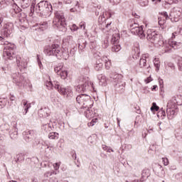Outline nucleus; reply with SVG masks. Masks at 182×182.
I'll list each match as a JSON object with an SVG mask.
<instances>
[{
  "mask_svg": "<svg viewBox=\"0 0 182 182\" xmlns=\"http://www.w3.org/2000/svg\"><path fill=\"white\" fill-rule=\"evenodd\" d=\"M35 4V1L32 2L31 6V12L33 14V12L36 11L39 16H41V18H46V16H49V14L52 12V5L50 3L42 1L36 6Z\"/></svg>",
  "mask_w": 182,
  "mask_h": 182,
  "instance_id": "nucleus-1",
  "label": "nucleus"
},
{
  "mask_svg": "<svg viewBox=\"0 0 182 182\" xmlns=\"http://www.w3.org/2000/svg\"><path fill=\"white\" fill-rule=\"evenodd\" d=\"M46 86L49 90L51 89H56L58 93L62 95V96H64V97H72V96H73V90L72 89V87H60L58 82L53 81L52 82L50 80V77H48V80L46 82Z\"/></svg>",
  "mask_w": 182,
  "mask_h": 182,
  "instance_id": "nucleus-2",
  "label": "nucleus"
},
{
  "mask_svg": "<svg viewBox=\"0 0 182 182\" xmlns=\"http://www.w3.org/2000/svg\"><path fill=\"white\" fill-rule=\"evenodd\" d=\"M53 26L54 29H59L61 32H66V18H65L63 13L60 11L55 13Z\"/></svg>",
  "mask_w": 182,
  "mask_h": 182,
  "instance_id": "nucleus-3",
  "label": "nucleus"
},
{
  "mask_svg": "<svg viewBox=\"0 0 182 182\" xmlns=\"http://www.w3.org/2000/svg\"><path fill=\"white\" fill-rule=\"evenodd\" d=\"M1 42L0 45L4 46V50L3 53V56L5 59H9V60H14L15 58V44L10 43L9 41H4L2 37H0Z\"/></svg>",
  "mask_w": 182,
  "mask_h": 182,
  "instance_id": "nucleus-4",
  "label": "nucleus"
},
{
  "mask_svg": "<svg viewBox=\"0 0 182 182\" xmlns=\"http://www.w3.org/2000/svg\"><path fill=\"white\" fill-rule=\"evenodd\" d=\"M154 44L156 48H163L165 53L170 52V50H171V48L173 49H178V48L181 46V43L180 42L169 40L168 43H165L163 40L160 39V38Z\"/></svg>",
  "mask_w": 182,
  "mask_h": 182,
  "instance_id": "nucleus-5",
  "label": "nucleus"
},
{
  "mask_svg": "<svg viewBox=\"0 0 182 182\" xmlns=\"http://www.w3.org/2000/svg\"><path fill=\"white\" fill-rule=\"evenodd\" d=\"M76 102L78 105H80L83 109L87 107H92L93 106V100L90 95L86 94H81L76 97Z\"/></svg>",
  "mask_w": 182,
  "mask_h": 182,
  "instance_id": "nucleus-6",
  "label": "nucleus"
},
{
  "mask_svg": "<svg viewBox=\"0 0 182 182\" xmlns=\"http://www.w3.org/2000/svg\"><path fill=\"white\" fill-rule=\"evenodd\" d=\"M113 79L115 80V87L119 92L124 90L126 86V82L123 81V76L119 74H115L113 77Z\"/></svg>",
  "mask_w": 182,
  "mask_h": 182,
  "instance_id": "nucleus-7",
  "label": "nucleus"
},
{
  "mask_svg": "<svg viewBox=\"0 0 182 182\" xmlns=\"http://www.w3.org/2000/svg\"><path fill=\"white\" fill-rule=\"evenodd\" d=\"M58 52H59V45L58 44L47 46L44 49V53H46L47 56H56Z\"/></svg>",
  "mask_w": 182,
  "mask_h": 182,
  "instance_id": "nucleus-8",
  "label": "nucleus"
},
{
  "mask_svg": "<svg viewBox=\"0 0 182 182\" xmlns=\"http://www.w3.org/2000/svg\"><path fill=\"white\" fill-rule=\"evenodd\" d=\"M131 33L137 35L141 39L146 38V34H144V31H143V26H139V24H134L132 26Z\"/></svg>",
  "mask_w": 182,
  "mask_h": 182,
  "instance_id": "nucleus-9",
  "label": "nucleus"
},
{
  "mask_svg": "<svg viewBox=\"0 0 182 182\" xmlns=\"http://www.w3.org/2000/svg\"><path fill=\"white\" fill-rule=\"evenodd\" d=\"M12 32H14V24L12 23L4 24L1 30V35L6 38H9Z\"/></svg>",
  "mask_w": 182,
  "mask_h": 182,
  "instance_id": "nucleus-10",
  "label": "nucleus"
},
{
  "mask_svg": "<svg viewBox=\"0 0 182 182\" xmlns=\"http://www.w3.org/2000/svg\"><path fill=\"white\" fill-rule=\"evenodd\" d=\"M160 36L157 34V33L153 30H148L146 31V39L149 41L151 43H154L159 41Z\"/></svg>",
  "mask_w": 182,
  "mask_h": 182,
  "instance_id": "nucleus-11",
  "label": "nucleus"
},
{
  "mask_svg": "<svg viewBox=\"0 0 182 182\" xmlns=\"http://www.w3.org/2000/svg\"><path fill=\"white\" fill-rule=\"evenodd\" d=\"M13 80L16 83V85H17V86L25 85V77L19 74V73L13 75Z\"/></svg>",
  "mask_w": 182,
  "mask_h": 182,
  "instance_id": "nucleus-12",
  "label": "nucleus"
},
{
  "mask_svg": "<svg viewBox=\"0 0 182 182\" xmlns=\"http://www.w3.org/2000/svg\"><path fill=\"white\" fill-rule=\"evenodd\" d=\"M56 58H58V59H65V60H67V59H69V50L68 48H63V50H60V47H59Z\"/></svg>",
  "mask_w": 182,
  "mask_h": 182,
  "instance_id": "nucleus-13",
  "label": "nucleus"
},
{
  "mask_svg": "<svg viewBox=\"0 0 182 182\" xmlns=\"http://www.w3.org/2000/svg\"><path fill=\"white\" fill-rule=\"evenodd\" d=\"M16 64L18 69H20L21 70H22V69H26V68H28V60L17 56Z\"/></svg>",
  "mask_w": 182,
  "mask_h": 182,
  "instance_id": "nucleus-14",
  "label": "nucleus"
},
{
  "mask_svg": "<svg viewBox=\"0 0 182 182\" xmlns=\"http://www.w3.org/2000/svg\"><path fill=\"white\" fill-rule=\"evenodd\" d=\"M84 114L87 119H93L96 116V112L93 111L92 107H87L84 111Z\"/></svg>",
  "mask_w": 182,
  "mask_h": 182,
  "instance_id": "nucleus-15",
  "label": "nucleus"
},
{
  "mask_svg": "<svg viewBox=\"0 0 182 182\" xmlns=\"http://www.w3.org/2000/svg\"><path fill=\"white\" fill-rule=\"evenodd\" d=\"M177 103H181V100H177L176 97H173L168 100L166 107L177 109Z\"/></svg>",
  "mask_w": 182,
  "mask_h": 182,
  "instance_id": "nucleus-16",
  "label": "nucleus"
},
{
  "mask_svg": "<svg viewBox=\"0 0 182 182\" xmlns=\"http://www.w3.org/2000/svg\"><path fill=\"white\" fill-rule=\"evenodd\" d=\"M149 177H150V170L149 169H145L142 171V175L141 178L136 179V180H134L132 182H143V181H146V180H147V178H149Z\"/></svg>",
  "mask_w": 182,
  "mask_h": 182,
  "instance_id": "nucleus-17",
  "label": "nucleus"
},
{
  "mask_svg": "<svg viewBox=\"0 0 182 182\" xmlns=\"http://www.w3.org/2000/svg\"><path fill=\"white\" fill-rule=\"evenodd\" d=\"M176 113H177V108H168V107L166 108V114L169 120H173Z\"/></svg>",
  "mask_w": 182,
  "mask_h": 182,
  "instance_id": "nucleus-18",
  "label": "nucleus"
},
{
  "mask_svg": "<svg viewBox=\"0 0 182 182\" xmlns=\"http://www.w3.org/2000/svg\"><path fill=\"white\" fill-rule=\"evenodd\" d=\"M154 172L156 176H159V177H164V176H166L164 168H163V166H161L160 164L156 165Z\"/></svg>",
  "mask_w": 182,
  "mask_h": 182,
  "instance_id": "nucleus-19",
  "label": "nucleus"
},
{
  "mask_svg": "<svg viewBox=\"0 0 182 182\" xmlns=\"http://www.w3.org/2000/svg\"><path fill=\"white\" fill-rule=\"evenodd\" d=\"M88 86L89 83L87 81H85L83 83H81L77 87H76L75 90L79 93H82V92H86V90H87Z\"/></svg>",
  "mask_w": 182,
  "mask_h": 182,
  "instance_id": "nucleus-20",
  "label": "nucleus"
},
{
  "mask_svg": "<svg viewBox=\"0 0 182 182\" xmlns=\"http://www.w3.org/2000/svg\"><path fill=\"white\" fill-rule=\"evenodd\" d=\"M166 19H168V14L167 12H162L161 16L159 17V25H160L162 28H164L163 26L166 23Z\"/></svg>",
  "mask_w": 182,
  "mask_h": 182,
  "instance_id": "nucleus-21",
  "label": "nucleus"
},
{
  "mask_svg": "<svg viewBox=\"0 0 182 182\" xmlns=\"http://www.w3.org/2000/svg\"><path fill=\"white\" fill-rule=\"evenodd\" d=\"M97 79L101 86H106V85L107 84V78L106 77L105 75H103V74H100L97 76Z\"/></svg>",
  "mask_w": 182,
  "mask_h": 182,
  "instance_id": "nucleus-22",
  "label": "nucleus"
},
{
  "mask_svg": "<svg viewBox=\"0 0 182 182\" xmlns=\"http://www.w3.org/2000/svg\"><path fill=\"white\" fill-rule=\"evenodd\" d=\"M40 117H48L49 116V109L48 108H41L38 110Z\"/></svg>",
  "mask_w": 182,
  "mask_h": 182,
  "instance_id": "nucleus-23",
  "label": "nucleus"
},
{
  "mask_svg": "<svg viewBox=\"0 0 182 182\" xmlns=\"http://www.w3.org/2000/svg\"><path fill=\"white\" fill-rule=\"evenodd\" d=\"M102 60L105 63V69L109 70L110 68H112V60H110L107 56H103Z\"/></svg>",
  "mask_w": 182,
  "mask_h": 182,
  "instance_id": "nucleus-24",
  "label": "nucleus"
},
{
  "mask_svg": "<svg viewBox=\"0 0 182 182\" xmlns=\"http://www.w3.org/2000/svg\"><path fill=\"white\" fill-rule=\"evenodd\" d=\"M119 39H120V35L117 31H115L112 34L111 42L112 43H119Z\"/></svg>",
  "mask_w": 182,
  "mask_h": 182,
  "instance_id": "nucleus-25",
  "label": "nucleus"
},
{
  "mask_svg": "<svg viewBox=\"0 0 182 182\" xmlns=\"http://www.w3.org/2000/svg\"><path fill=\"white\" fill-rule=\"evenodd\" d=\"M149 58V54L143 55L142 58L139 60V65L141 68H144L147 63V58Z\"/></svg>",
  "mask_w": 182,
  "mask_h": 182,
  "instance_id": "nucleus-26",
  "label": "nucleus"
},
{
  "mask_svg": "<svg viewBox=\"0 0 182 182\" xmlns=\"http://www.w3.org/2000/svg\"><path fill=\"white\" fill-rule=\"evenodd\" d=\"M181 15V13H180V11H178V14H176V13L174 12H171V14H170V17L171 18V20L172 21V22H178V19H180Z\"/></svg>",
  "mask_w": 182,
  "mask_h": 182,
  "instance_id": "nucleus-27",
  "label": "nucleus"
},
{
  "mask_svg": "<svg viewBox=\"0 0 182 182\" xmlns=\"http://www.w3.org/2000/svg\"><path fill=\"white\" fill-rule=\"evenodd\" d=\"M10 137L12 139V140H16V139H18V129L14 128L10 132Z\"/></svg>",
  "mask_w": 182,
  "mask_h": 182,
  "instance_id": "nucleus-28",
  "label": "nucleus"
},
{
  "mask_svg": "<svg viewBox=\"0 0 182 182\" xmlns=\"http://www.w3.org/2000/svg\"><path fill=\"white\" fill-rule=\"evenodd\" d=\"M48 138L50 140H58L59 139V134L58 132H50L48 134Z\"/></svg>",
  "mask_w": 182,
  "mask_h": 182,
  "instance_id": "nucleus-29",
  "label": "nucleus"
},
{
  "mask_svg": "<svg viewBox=\"0 0 182 182\" xmlns=\"http://www.w3.org/2000/svg\"><path fill=\"white\" fill-rule=\"evenodd\" d=\"M73 41V37L72 36H68L65 38L63 40L64 45H69L72 43Z\"/></svg>",
  "mask_w": 182,
  "mask_h": 182,
  "instance_id": "nucleus-30",
  "label": "nucleus"
},
{
  "mask_svg": "<svg viewBox=\"0 0 182 182\" xmlns=\"http://www.w3.org/2000/svg\"><path fill=\"white\" fill-rule=\"evenodd\" d=\"M58 75L60 76L61 79H66V77H68V70H66L65 68H63Z\"/></svg>",
  "mask_w": 182,
  "mask_h": 182,
  "instance_id": "nucleus-31",
  "label": "nucleus"
},
{
  "mask_svg": "<svg viewBox=\"0 0 182 182\" xmlns=\"http://www.w3.org/2000/svg\"><path fill=\"white\" fill-rule=\"evenodd\" d=\"M112 52H119L120 50V49H122V47L120 46V45L119 43H112Z\"/></svg>",
  "mask_w": 182,
  "mask_h": 182,
  "instance_id": "nucleus-32",
  "label": "nucleus"
},
{
  "mask_svg": "<svg viewBox=\"0 0 182 182\" xmlns=\"http://www.w3.org/2000/svg\"><path fill=\"white\" fill-rule=\"evenodd\" d=\"M31 5V0H21V6L25 9V8H28Z\"/></svg>",
  "mask_w": 182,
  "mask_h": 182,
  "instance_id": "nucleus-33",
  "label": "nucleus"
},
{
  "mask_svg": "<svg viewBox=\"0 0 182 182\" xmlns=\"http://www.w3.org/2000/svg\"><path fill=\"white\" fill-rule=\"evenodd\" d=\"M102 68H103V63H102V62H100V60L97 61L95 66V70H102Z\"/></svg>",
  "mask_w": 182,
  "mask_h": 182,
  "instance_id": "nucleus-34",
  "label": "nucleus"
},
{
  "mask_svg": "<svg viewBox=\"0 0 182 182\" xmlns=\"http://www.w3.org/2000/svg\"><path fill=\"white\" fill-rule=\"evenodd\" d=\"M154 64L156 72H159V70H160V60H159V58H155L154 60Z\"/></svg>",
  "mask_w": 182,
  "mask_h": 182,
  "instance_id": "nucleus-35",
  "label": "nucleus"
},
{
  "mask_svg": "<svg viewBox=\"0 0 182 182\" xmlns=\"http://www.w3.org/2000/svg\"><path fill=\"white\" fill-rule=\"evenodd\" d=\"M64 68H65L63 67V65H60L55 67L54 71L55 72V73H57V75H59L62 72V70H63Z\"/></svg>",
  "mask_w": 182,
  "mask_h": 182,
  "instance_id": "nucleus-36",
  "label": "nucleus"
},
{
  "mask_svg": "<svg viewBox=\"0 0 182 182\" xmlns=\"http://www.w3.org/2000/svg\"><path fill=\"white\" fill-rule=\"evenodd\" d=\"M43 130H45V132H50L52 130V127L50 126V123L48 124H45L43 127H42Z\"/></svg>",
  "mask_w": 182,
  "mask_h": 182,
  "instance_id": "nucleus-37",
  "label": "nucleus"
},
{
  "mask_svg": "<svg viewBox=\"0 0 182 182\" xmlns=\"http://www.w3.org/2000/svg\"><path fill=\"white\" fill-rule=\"evenodd\" d=\"M134 50L136 52V56H140V46L139 45V43H134Z\"/></svg>",
  "mask_w": 182,
  "mask_h": 182,
  "instance_id": "nucleus-38",
  "label": "nucleus"
},
{
  "mask_svg": "<svg viewBox=\"0 0 182 182\" xmlns=\"http://www.w3.org/2000/svg\"><path fill=\"white\" fill-rule=\"evenodd\" d=\"M48 22L43 21L39 24V28L41 31H45V29H48Z\"/></svg>",
  "mask_w": 182,
  "mask_h": 182,
  "instance_id": "nucleus-39",
  "label": "nucleus"
},
{
  "mask_svg": "<svg viewBox=\"0 0 182 182\" xmlns=\"http://www.w3.org/2000/svg\"><path fill=\"white\" fill-rule=\"evenodd\" d=\"M95 14L97 16L100 15V18H101L102 19L105 18V10L103 9L100 10V9H99L98 10L96 11Z\"/></svg>",
  "mask_w": 182,
  "mask_h": 182,
  "instance_id": "nucleus-40",
  "label": "nucleus"
},
{
  "mask_svg": "<svg viewBox=\"0 0 182 182\" xmlns=\"http://www.w3.org/2000/svg\"><path fill=\"white\" fill-rule=\"evenodd\" d=\"M138 4L141 5V6H147L149 5V0H136Z\"/></svg>",
  "mask_w": 182,
  "mask_h": 182,
  "instance_id": "nucleus-41",
  "label": "nucleus"
},
{
  "mask_svg": "<svg viewBox=\"0 0 182 182\" xmlns=\"http://www.w3.org/2000/svg\"><path fill=\"white\" fill-rule=\"evenodd\" d=\"M24 139L26 140V141H29L30 139H32V135H31V132H24Z\"/></svg>",
  "mask_w": 182,
  "mask_h": 182,
  "instance_id": "nucleus-42",
  "label": "nucleus"
},
{
  "mask_svg": "<svg viewBox=\"0 0 182 182\" xmlns=\"http://www.w3.org/2000/svg\"><path fill=\"white\" fill-rule=\"evenodd\" d=\"M159 109V106H157L156 102H153L152 107H151V112H158Z\"/></svg>",
  "mask_w": 182,
  "mask_h": 182,
  "instance_id": "nucleus-43",
  "label": "nucleus"
},
{
  "mask_svg": "<svg viewBox=\"0 0 182 182\" xmlns=\"http://www.w3.org/2000/svg\"><path fill=\"white\" fill-rule=\"evenodd\" d=\"M31 103H28L26 107H24L23 109H24V112H23V114L25 115H26V114L28 113V111L29 110V109H31Z\"/></svg>",
  "mask_w": 182,
  "mask_h": 182,
  "instance_id": "nucleus-44",
  "label": "nucleus"
},
{
  "mask_svg": "<svg viewBox=\"0 0 182 182\" xmlns=\"http://www.w3.org/2000/svg\"><path fill=\"white\" fill-rule=\"evenodd\" d=\"M70 29L71 32H76V31H77V29H79V27H77V26H76V24H73V25L70 26Z\"/></svg>",
  "mask_w": 182,
  "mask_h": 182,
  "instance_id": "nucleus-45",
  "label": "nucleus"
},
{
  "mask_svg": "<svg viewBox=\"0 0 182 182\" xmlns=\"http://www.w3.org/2000/svg\"><path fill=\"white\" fill-rule=\"evenodd\" d=\"M95 123H97V118L93 119L92 120V122H89L88 123V127H92V126H95Z\"/></svg>",
  "mask_w": 182,
  "mask_h": 182,
  "instance_id": "nucleus-46",
  "label": "nucleus"
},
{
  "mask_svg": "<svg viewBox=\"0 0 182 182\" xmlns=\"http://www.w3.org/2000/svg\"><path fill=\"white\" fill-rule=\"evenodd\" d=\"M5 100L4 99H0V109H3V107H5Z\"/></svg>",
  "mask_w": 182,
  "mask_h": 182,
  "instance_id": "nucleus-47",
  "label": "nucleus"
},
{
  "mask_svg": "<svg viewBox=\"0 0 182 182\" xmlns=\"http://www.w3.org/2000/svg\"><path fill=\"white\" fill-rule=\"evenodd\" d=\"M162 163L164 166H168V159L167 158H163L162 159Z\"/></svg>",
  "mask_w": 182,
  "mask_h": 182,
  "instance_id": "nucleus-48",
  "label": "nucleus"
},
{
  "mask_svg": "<svg viewBox=\"0 0 182 182\" xmlns=\"http://www.w3.org/2000/svg\"><path fill=\"white\" fill-rule=\"evenodd\" d=\"M60 164H59V163H55L53 164V168L55 170H58L60 168Z\"/></svg>",
  "mask_w": 182,
  "mask_h": 182,
  "instance_id": "nucleus-49",
  "label": "nucleus"
},
{
  "mask_svg": "<svg viewBox=\"0 0 182 182\" xmlns=\"http://www.w3.org/2000/svg\"><path fill=\"white\" fill-rule=\"evenodd\" d=\"M176 98V100H181V103H177V105H182V96L181 95H177L176 97H173Z\"/></svg>",
  "mask_w": 182,
  "mask_h": 182,
  "instance_id": "nucleus-50",
  "label": "nucleus"
},
{
  "mask_svg": "<svg viewBox=\"0 0 182 182\" xmlns=\"http://www.w3.org/2000/svg\"><path fill=\"white\" fill-rule=\"evenodd\" d=\"M111 4L113 5H119L120 0H110Z\"/></svg>",
  "mask_w": 182,
  "mask_h": 182,
  "instance_id": "nucleus-51",
  "label": "nucleus"
},
{
  "mask_svg": "<svg viewBox=\"0 0 182 182\" xmlns=\"http://www.w3.org/2000/svg\"><path fill=\"white\" fill-rule=\"evenodd\" d=\"M50 176H52V175H50V171H48L44 173L45 178H49Z\"/></svg>",
  "mask_w": 182,
  "mask_h": 182,
  "instance_id": "nucleus-52",
  "label": "nucleus"
},
{
  "mask_svg": "<svg viewBox=\"0 0 182 182\" xmlns=\"http://www.w3.org/2000/svg\"><path fill=\"white\" fill-rule=\"evenodd\" d=\"M37 61L40 69H42V62H41V60H39V55H37Z\"/></svg>",
  "mask_w": 182,
  "mask_h": 182,
  "instance_id": "nucleus-53",
  "label": "nucleus"
},
{
  "mask_svg": "<svg viewBox=\"0 0 182 182\" xmlns=\"http://www.w3.org/2000/svg\"><path fill=\"white\" fill-rule=\"evenodd\" d=\"M178 65L179 70H182V58L179 59Z\"/></svg>",
  "mask_w": 182,
  "mask_h": 182,
  "instance_id": "nucleus-54",
  "label": "nucleus"
},
{
  "mask_svg": "<svg viewBox=\"0 0 182 182\" xmlns=\"http://www.w3.org/2000/svg\"><path fill=\"white\" fill-rule=\"evenodd\" d=\"M80 28H83V29H86V26H85V22H80Z\"/></svg>",
  "mask_w": 182,
  "mask_h": 182,
  "instance_id": "nucleus-55",
  "label": "nucleus"
},
{
  "mask_svg": "<svg viewBox=\"0 0 182 182\" xmlns=\"http://www.w3.org/2000/svg\"><path fill=\"white\" fill-rule=\"evenodd\" d=\"M103 47L104 48H108L109 47V41L106 40V41H104Z\"/></svg>",
  "mask_w": 182,
  "mask_h": 182,
  "instance_id": "nucleus-56",
  "label": "nucleus"
},
{
  "mask_svg": "<svg viewBox=\"0 0 182 182\" xmlns=\"http://www.w3.org/2000/svg\"><path fill=\"white\" fill-rule=\"evenodd\" d=\"M22 104H23V107H26V106H28V105H29V103H28V101H26L25 100H23L22 101Z\"/></svg>",
  "mask_w": 182,
  "mask_h": 182,
  "instance_id": "nucleus-57",
  "label": "nucleus"
},
{
  "mask_svg": "<svg viewBox=\"0 0 182 182\" xmlns=\"http://www.w3.org/2000/svg\"><path fill=\"white\" fill-rule=\"evenodd\" d=\"M85 48H86L85 44H83V46H81L80 44H78V49H80V50H82V49H85Z\"/></svg>",
  "mask_w": 182,
  "mask_h": 182,
  "instance_id": "nucleus-58",
  "label": "nucleus"
},
{
  "mask_svg": "<svg viewBox=\"0 0 182 182\" xmlns=\"http://www.w3.org/2000/svg\"><path fill=\"white\" fill-rule=\"evenodd\" d=\"M153 81V79L151 77H147V79L145 80L146 83H150V82Z\"/></svg>",
  "mask_w": 182,
  "mask_h": 182,
  "instance_id": "nucleus-59",
  "label": "nucleus"
},
{
  "mask_svg": "<svg viewBox=\"0 0 182 182\" xmlns=\"http://www.w3.org/2000/svg\"><path fill=\"white\" fill-rule=\"evenodd\" d=\"M10 100L11 102H15V100H16V97H15V96H14V95H11L10 96Z\"/></svg>",
  "mask_w": 182,
  "mask_h": 182,
  "instance_id": "nucleus-60",
  "label": "nucleus"
},
{
  "mask_svg": "<svg viewBox=\"0 0 182 182\" xmlns=\"http://www.w3.org/2000/svg\"><path fill=\"white\" fill-rule=\"evenodd\" d=\"M108 15H109L108 18H112V15H114V13L112 11H109L108 12Z\"/></svg>",
  "mask_w": 182,
  "mask_h": 182,
  "instance_id": "nucleus-61",
  "label": "nucleus"
},
{
  "mask_svg": "<svg viewBox=\"0 0 182 182\" xmlns=\"http://www.w3.org/2000/svg\"><path fill=\"white\" fill-rule=\"evenodd\" d=\"M176 35H178V32L175 31L174 33H172L173 38H176Z\"/></svg>",
  "mask_w": 182,
  "mask_h": 182,
  "instance_id": "nucleus-62",
  "label": "nucleus"
},
{
  "mask_svg": "<svg viewBox=\"0 0 182 182\" xmlns=\"http://www.w3.org/2000/svg\"><path fill=\"white\" fill-rule=\"evenodd\" d=\"M2 22H4V18L1 17L0 18V26H2Z\"/></svg>",
  "mask_w": 182,
  "mask_h": 182,
  "instance_id": "nucleus-63",
  "label": "nucleus"
},
{
  "mask_svg": "<svg viewBox=\"0 0 182 182\" xmlns=\"http://www.w3.org/2000/svg\"><path fill=\"white\" fill-rule=\"evenodd\" d=\"M107 151L108 152V153H110V151H112V153L114 151L113 149H110V148H108L107 149Z\"/></svg>",
  "mask_w": 182,
  "mask_h": 182,
  "instance_id": "nucleus-64",
  "label": "nucleus"
}]
</instances>
